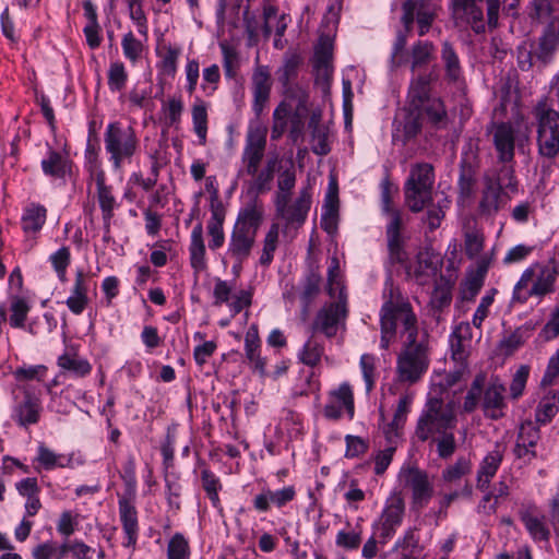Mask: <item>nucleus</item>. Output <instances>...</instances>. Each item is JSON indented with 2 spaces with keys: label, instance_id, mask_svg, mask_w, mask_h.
Masks as SVG:
<instances>
[{
  "label": "nucleus",
  "instance_id": "obj_1",
  "mask_svg": "<svg viewBox=\"0 0 559 559\" xmlns=\"http://www.w3.org/2000/svg\"><path fill=\"white\" fill-rule=\"evenodd\" d=\"M383 298L384 302L380 313V347L382 349H388L395 340L399 324L401 341L415 340L428 334L426 330H419L418 319L411 302L391 281L385 283Z\"/></svg>",
  "mask_w": 559,
  "mask_h": 559
},
{
  "label": "nucleus",
  "instance_id": "obj_2",
  "mask_svg": "<svg viewBox=\"0 0 559 559\" xmlns=\"http://www.w3.org/2000/svg\"><path fill=\"white\" fill-rule=\"evenodd\" d=\"M263 214V205L257 198L239 211L227 247V255L239 265L251 254Z\"/></svg>",
  "mask_w": 559,
  "mask_h": 559
},
{
  "label": "nucleus",
  "instance_id": "obj_3",
  "mask_svg": "<svg viewBox=\"0 0 559 559\" xmlns=\"http://www.w3.org/2000/svg\"><path fill=\"white\" fill-rule=\"evenodd\" d=\"M559 264L555 260L548 263H534L523 271L515 284L512 294V301L524 304L530 298H544L555 290Z\"/></svg>",
  "mask_w": 559,
  "mask_h": 559
},
{
  "label": "nucleus",
  "instance_id": "obj_4",
  "mask_svg": "<svg viewBox=\"0 0 559 559\" xmlns=\"http://www.w3.org/2000/svg\"><path fill=\"white\" fill-rule=\"evenodd\" d=\"M454 403H444L440 397H429L420 413L414 436L420 442H426L456 427Z\"/></svg>",
  "mask_w": 559,
  "mask_h": 559
},
{
  "label": "nucleus",
  "instance_id": "obj_5",
  "mask_svg": "<svg viewBox=\"0 0 559 559\" xmlns=\"http://www.w3.org/2000/svg\"><path fill=\"white\" fill-rule=\"evenodd\" d=\"M429 334L402 341V349L396 360V372L401 382H417L429 367Z\"/></svg>",
  "mask_w": 559,
  "mask_h": 559
},
{
  "label": "nucleus",
  "instance_id": "obj_6",
  "mask_svg": "<svg viewBox=\"0 0 559 559\" xmlns=\"http://www.w3.org/2000/svg\"><path fill=\"white\" fill-rule=\"evenodd\" d=\"M531 127L519 116L514 123L500 122L492 127V141L498 160L502 164L513 163L515 146L522 148L530 139Z\"/></svg>",
  "mask_w": 559,
  "mask_h": 559
},
{
  "label": "nucleus",
  "instance_id": "obj_7",
  "mask_svg": "<svg viewBox=\"0 0 559 559\" xmlns=\"http://www.w3.org/2000/svg\"><path fill=\"white\" fill-rule=\"evenodd\" d=\"M435 183L433 167L429 163L412 166L404 187L405 202L412 212H420L432 201Z\"/></svg>",
  "mask_w": 559,
  "mask_h": 559
},
{
  "label": "nucleus",
  "instance_id": "obj_8",
  "mask_svg": "<svg viewBox=\"0 0 559 559\" xmlns=\"http://www.w3.org/2000/svg\"><path fill=\"white\" fill-rule=\"evenodd\" d=\"M533 115L537 121L539 153L552 158L559 153V112L552 109L544 97L534 106Z\"/></svg>",
  "mask_w": 559,
  "mask_h": 559
},
{
  "label": "nucleus",
  "instance_id": "obj_9",
  "mask_svg": "<svg viewBox=\"0 0 559 559\" xmlns=\"http://www.w3.org/2000/svg\"><path fill=\"white\" fill-rule=\"evenodd\" d=\"M106 152L116 170H119L124 162H130L135 154L139 140L132 127H122L119 122L107 126L104 134Z\"/></svg>",
  "mask_w": 559,
  "mask_h": 559
},
{
  "label": "nucleus",
  "instance_id": "obj_10",
  "mask_svg": "<svg viewBox=\"0 0 559 559\" xmlns=\"http://www.w3.org/2000/svg\"><path fill=\"white\" fill-rule=\"evenodd\" d=\"M438 0H405L402 3L401 22L406 32H409L413 24L418 25V35L425 36L438 15Z\"/></svg>",
  "mask_w": 559,
  "mask_h": 559
},
{
  "label": "nucleus",
  "instance_id": "obj_11",
  "mask_svg": "<svg viewBox=\"0 0 559 559\" xmlns=\"http://www.w3.org/2000/svg\"><path fill=\"white\" fill-rule=\"evenodd\" d=\"M346 299V294L341 289L337 301L326 304L318 311L312 330L323 333L329 338L334 337L347 316Z\"/></svg>",
  "mask_w": 559,
  "mask_h": 559
},
{
  "label": "nucleus",
  "instance_id": "obj_12",
  "mask_svg": "<svg viewBox=\"0 0 559 559\" xmlns=\"http://www.w3.org/2000/svg\"><path fill=\"white\" fill-rule=\"evenodd\" d=\"M12 394L13 420L22 427L37 424L41 412L40 400L25 385L14 388Z\"/></svg>",
  "mask_w": 559,
  "mask_h": 559
},
{
  "label": "nucleus",
  "instance_id": "obj_13",
  "mask_svg": "<svg viewBox=\"0 0 559 559\" xmlns=\"http://www.w3.org/2000/svg\"><path fill=\"white\" fill-rule=\"evenodd\" d=\"M265 146L266 129L260 126L250 127L247 133L246 145L241 156L246 173L249 176L257 175L259 166L264 156Z\"/></svg>",
  "mask_w": 559,
  "mask_h": 559
},
{
  "label": "nucleus",
  "instance_id": "obj_14",
  "mask_svg": "<svg viewBox=\"0 0 559 559\" xmlns=\"http://www.w3.org/2000/svg\"><path fill=\"white\" fill-rule=\"evenodd\" d=\"M405 486L412 490L413 508L423 509L428 504L432 495L433 486L428 474L418 467H407L401 472Z\"/></svg>",
  "mask_w": 559,
  "mask_h": 559
},
{
  "label": "nucleus",
  "instance_id": "obj_15",
  "mask_svg": "<svg viewBox=\"0 0 559 559\" xmlns=\"http://www.w3.org/2000/svg\"><path fill=\"white\" fill-rule=\"evenodd\" d=\"M481 407L485 417L498 420L504 417L506 403V386L498 377H492L488 382L486 389H483Z\"/></svg>",
  "mask_w": 559,
  "mask_h": 559
},
{
  "label": "nucleus",
  "instance_id": "obj_16",
  "mask_svg": "<svg viewBox=\"0 0 559 559\" xmlns=\"http://www.w3.org/2000/svg\"><path fill=\"white\" fill-rule=\"evenodd\" d=\"M346 411L349 419L354 417V393L349 383L344 382L337 389L330 392L329 402L324 406L323 414L326 418L336 420Z\"/></svg>",
  "mask_w": 559,
  "mask_h": 559
},
{
  "label": "nucleus",
  "instance_id": "obj_17",
  "mask_svg": "<svg viewBox=\"0 0 559 559\" xmlns=\"http://www.w3.org/2000/svg\"><path fill=\"white\" fill-rule=\"evenodd\" d=\"M273 81L267 66L255 64L251 75V88L253 93V110L260 116L266 106L272 90Z\"/></svg>",
  "mask_w": 559,
  "mask_h": 559
},
{
  "label": "nucleus",
  "instance_id": "obj_18",
  "mask_svg": "<svg viewBox=\"0 0 559 559\" xmlns=\"http://www.w3.org/2000/svg\"><path fill=\"white\" fill-rule=\"evenodd\" d=\"M404 511L403 498L399 495L391 497L380 516L379 537L382 542L385 543L395 534L396 528L402 524Z\"/></svg>",
  "mask_w": 559,
  "mask_h": 559
},
{
  "label": "nucleus",
  "instance_id": "obj_19",
  "mask_svg": "<svg viewBox=\"0 0 559 559\" xmlns=\"http://www.w3.org/2000/svg\"><path fill=\"white\" fill-rule=\"evenodd\" d=\"M211 218L207 222V234L210 237L209 247L211 250H217L224 245L225 234H224V221H225V209L223 203L218 198V192L216 189L213 190L211 198Z\"/></svg>",
  "mask_w": 559,
  "mask_h": 559
},
{
  "label": "nucleus",
  "instance_id": "obj_20",
  "mask_svg": "<svg viewBox=\"0 0 559 559\" xmlns=\"http://www.w3.org/2000/svg\"><path fill=\"white\" fill-rule=\"evenodd\" d=\"M519 516L533 539H549L550 532L546 525V516L535 503L522 504L519 510Z\"/></svg>",
  "mask_w": 559,
  "mask_h": 559
},
{
  "label": "nucleus",
  "instance_id": "obj_21",
  "mask_svg": "<svg viewBox=\"0 0 559 559\" xmlns=\"http://www.w3.org/2000/svg\"><path fill=\"white\" fill-rule=\"evenodd\" d=\"M472 326L468 322L459 323L450 335L451 357L455 362H467L471 343Z\"/></svg>",
  "mask_w": 559,
  "mask_h": 559
},
{
  "label": "nucleus",
  "instance_id": "obj_22",
  "mask_svg": "<svg viewBox=\"0 0 559 559\" xmlns=\"http://www.w3.org/2000/svg\"><path fill=\"white\" fill-rule=\"evenodd\" d=\"M401 213H392V221H390L386 227L388 250L391 263H404L407 260V253L404 249V240L401 236Z\"/></svg>",
  "mask_w": 559,
  "mask_h": 559
},
{
  "label": "nucleus",
  "instance_id": "obj_23",
  "mask_svg": "<svg viewBox=\"0 0 559 559\" xmlns=\"http://www.w3.org/2000/svg\"><path fill=\"white\" fill-rule=\"evenodd\" d=\"M437 78V73L430 71L420 73L411 80L407 99L414 109H421L426 102L430 99V84L436 81Z\"/></svg>",
  "mask_w": 559,
  "mask_h": 559
},
{
  "label": "nucleus",
  "instance_id": "obj_24",
  "mask_svg": "<svg viewBox=\"0 0 559 559\" xmlns=\"http://www.w3.org/2000/svg\"><path fill=\"white\" fill-rule=\"evenodd\" d=\"M310 206L311 193L309 187H306L299 191L297 199L284 210L280 217L287 225L299 227L305 223Z\"/></svg>",
  "mask_w": 559,
  "mask_h": 559
},
{
  "label": "nucleus",
  "instance_id": "obj_25",
  "mask_svg": "<svg viewBox=\"0 0 559 559\" xmlns=\"http://www.w3.org/2000/svg\"><path fill=\"white\" fill-rule=\"evenodd\" d=\"M119 516L127 536L123 546L134 549L139 535L138 512L135 507L126 498L119 500Z\"/></svg>",
  "mask_w": 559,
  "mask_h": 559
},
{
  "label": "nucleus",
  "instance_id": "obj_26",
  "mask_svg": "<svg viewBox=\"0 0 559 559\" xmlns=\"http://www.w3.org/2000/svg\"><path fill=\"white\" fill-rule=\"evenodd\" d=\"M295 496L296 491L293 486L284 487L275 491L266 489L254 497L253 507L260 512H266L270 510L271 504L282 508L290 502Z\"/></svg>",
  "mask_w": 559,
  "mask_h": 559
},
{
  "label": "nucleus",
  "instance_id": "obj_27",
  "mask_svg": "<svg viewBox=\"0 0 559 559\" xmlns=\"http://www.w3.org/2000/svg\"><path fill=\"white\" fill-rule=\"evenodd\" d=\"M503 452L501 445L496 444L495 449L481 461L477 472V487L480 490L485 491L489 488L490 480L496 475L503 460Z\"/></svg>",
  "mask_w": 559,
  "mask_h": 559
},
{
  "label": "nucleus",
  "instance_id": "obj_28",
  "mask_svg": "<svg viewBox=\"0 0 559 559\" xmlns=\"http://www.w3.org/2000/svg\"><path fill=\"white\" fill-rule=\"evenodd\" d=\"M338 219V197L337 186L335 182H331L329 191L325 195L324 203L322 206L321 215V227L329 234H334L337 229Z\"/></svg>",
  "mask_w": 559,
  "mask_h": 559
},
{
  "label": "nucleus",
  "instance_id": "obj_29",
  "mask_svg": "<svg viewBox=\"0 0 559 559\" xmlns=\"http://www.w3.org/2000/svg\"><path fill=\"white\" fill-rule=\"evenodd\" d=\"M559 46V29L554 25L545 28L534 50L535 58L546 66L552 61Z\"/></svg>",
  "mask_w": 559,
  "mask_h": 559
},
{
  "label": "nucleus",
  "instance_id": "obj_30",
  "mask_svg": "<svg viewBox=\"0 0 559 559\" xmlns=\"http://www.w3.org/2000/svg\"><path fill=\"white\" fill-rule=\"evenodd\" d=\"M464 156L468 157H464L461 160L459 190L462 198L468 199L473 195L477 181V166L475 164L476 155L472 152Z\"/></svg>",
  "mask_w": 559,
  "mask_h": 559
},
{
  "label": "nucleus",
  "instance_id": "obj_31",
  "mask_svg": "<svg viewBox=\"0 0 559 559\" xmlns=\"http://www.w3.org/2000/svg\"><path fill=\"white\" fill-rule=\"evenodd\" d=\"M261 341L259 330L255 324L249 326L245 335L246 357L252 365L253 369L261 376L265 374V360L260 356Z\"/></svg>",
  "mask_w": 559,
  "mask_h": 559
},
{
  "label": "nucleus",
  "instance_id": "obj_32",
  "mask_svg": "<svg viewBox=\"0 0 559 559\" xmlns=\"http://www.w3.org/2000/svg\"><path fill=\"white\" fill-rule=\"evenodd\" d=\"M501 203L502 188L500 182H495V179L485 177V188L479 202L480 213L485 215H492L499 211Z\"/></svg>",
  "mask_w": 559,
  "mask_h": 559
},
{
  "label": "nucleus",
  "instance_id": "obj_33",
  "mask_svg": "<svg viewBox=\"0 0 559 559\" xmlns=\"http://www.w3.org/2000/svg\"><path fill=\"white\" fill-rule=\"evenodd\" d=\"M97 200L103 214L104 227L109 231L110 222L114 217V211L117 206L116 199L111 192V188L106 186L103 173L96 177Z\"/></svg>",
  "mask_w": 559,
  "mask_h": 559
},
{
  "label": "nucleus",
  "instance_id": "obj_34",
  "mask_svg": "<svg viewBox=\"0 0 559 559\" xmlns=\"http://www.w3.org/2000/svg\"><path fill=\"white\" fill-rule=\"evenodd\" d=\"M189 253L192 269L195 272L204 271L206 269L205 245L203 240V226L201 223L197 224L191 231Z\"/></svg>",
  "mask_w": 559,
  "mask_h": 559
},
{
  "label": "nucleus",
  "instance_id": "obj_35",
  "mask_svg": "<svg viewBox=\"0 0 559 559\" xmlns=\"http://www.w3.org/2000/svg\"><path fill=\"white\" fill-rule=\"evenodd\" d=\"M487 264L481 262L475 271L469 272L461 284L460 294L464 301H472L484 285Z\"/></svg>",
  "mask_w": 559,
  "mask_h": 559
},
{
  "label": "nucleus",
  "instance_id": "obj_36",
  "mask_svg": "<svg viewBox=\"0 0 559 559\" xmlns=\"http://www.w3.org/2000/svg\"><path fill=\"white\" fill-rule=\"evenodd\" d=\"M309 128L311 129V150L314 154L324 156L331 151L329 145V129L320 123V118L312 115L309 120Z\"/></svg>",
  "mask_w": 559,
  "mask_h": 559
},
{
  "label": "nucleus",
  "instance_id": "obj_37",
  "mask_svg": "<svg viewBox=\"0 0 559 559\" xmlns=\"http://www.w3.org/2000/svg\"><path fill=\"white\" fill-rule=\"evenodd\" d=\"M58 367L74 377L83 378L92 371L91 364L75 353L66 352L58 357Z\"/></svg>",
  "mask_w": 559,
  "mask_h": 559
},
{
  "label": "nucleus",
  "instance_id": "obj_38",
  "mask_svg": "<svg viewBox=\"0 0 559 559\" xmlns=\"http://www.w3.org/2000/svg\"><path fill=\"white\" fill-rule=\"evenodd\" d=\"M441 60L444 64L445 79L456 82L462 74V67L453 45L448 40L442 43Z\"/></svg>",
  "mask_w": 559,
  "mask_h": 559
},
{
  "label": "nucleus",
  "instance_id": "obj_39",
  "mask_svg": "<svg viewBox=\"0 0 559 559\" xmlns=\"http://www.w3.org/2000/svg\"><path fill=\"white\" fill-rule=\"evenodd\" d=\"M559 411V392L549 391L538 403L535 419L538 424L549 423Z\"/></svg>",
  "mask_w": 559,
  "mask_h": 559
},
{
  "label": "nucleus",
  "instance_id": "obj_40",
  "mask_svg": "<svg viewBox=\"0 0 559 559\" xmlns=\"http://www.w3.org/2000/svg\"><path fill=\"white\" fill-rule=\"evenodd\" d=\"M47 211L40 204L28 205L22 216V228L26 234L39 231L46 222Z\"/></svg>",
  "mask_w": 559,
  "mask_h": 559
},
{
  "label": "nucleus",
  "instance_id": "obj_41",
  "mask_svg": "<svg viewBox=\"0 0 559 559\" xmlns=\"http://www.w3.org/2000/svg\"><path fill=\"white\" fill-rule=\"evenodd\" d=\"M437 264L429 252H419L416 257V265L409 267L408 274L424 285L427 278L437 272Z\"/></svg>",
  "mask_w": 559,
  "mask_h": 559
},
{
  "label": "nucleus",
  "instance_id": "obj_42",
  "mask_svg": "<svg viewBox=\"0 0 559 559\" xmlns=\"http://www.w3.org/2000/svg\"><path fill=\"white\" fill-rule=\"evenodd\" d=\"M10 318L9 322L12 328L21 329L24 328L27 320L31 306L28 301L19 295H10Z\"/></svg>",
  "mask_w": 559,
  "mask_h": 559
},
{
  "label": "nucleus",
  "instance_id": "obj_43",
  "mask_svg": "<svg viewBox=\"0 0 559 559\" xmlns=\"http://www.w3.org/2000/svg\"><path fill=\"white\" fill-rule=\"evenodd\" d=\"M435 52V46L431 41L419 40L415 43L411 50V70L415 72L417 69L428 64Z\"/></svg>",
  "mask_w": 559,
  "mask_h": 559
},
{
  "label": "nucleus",
  "instance_id": "obj_44",
  "mask_svg": "<svg viewBox=\"0 0 559 559\" xmlns=\"http://www.w3.org/2000/svg\"><path fill=\"white\" fill-rule=\"evenodd\" d=\"M41 169L47 176L62 178L67 171V158L61 153L49 148L47 156L41 160Z\"/></svg>",
  "mask_w": 559,
  "mask_h": 559
},
{
  "label": "nucleus",
  "instance_id": "obj_45",
  "mask_svg": "<svg viewBox=\"0 0 559 559\" xmlns=\"http://www.w3.org/2000/svg\"><path fill=\"white\" fill-rule=\"evenodd\" d=\"M321 282L322 277L319 272V269L317 266H311L309 269L308 274L306 275L304 289L301 293V300L305 305L306 310L313 301V299L319 295Z\"/></svg>",
  "mask_w": 559,
  "mask_h": 559
},
{
  "label": "nucleus",
  "instance_id": "obj_46",
  "mask_svg": "<svg viewBox=\"0 0 559 559\" xmlns=\"http://www.w3.org/2000/svg\"><path fill=\"white\" fill-rule=\"evenodd\" d=\"M485 383L486 374L484 372H479L478 374L475 376L471 384V388L464 397V403L462 407L464 413L471 414L478 407Z\"/></svg>",
  "mask_w": 559,
  "mask_h": 559
},
{
  "label": "nucleus",
  "instance_id": "obj_47",
  "mask_svg": "<svg viewBox=\"0 0 559 559\" xmlns=\"http://www.w3.org/2000/svg\"><path fill=\"white\" fill-rule=\"evenodd\" d=\"M451 300L452 287L448 281L441 277L440 281L436 283L429 305L435 311L440 312L443 308L450 306Z\"/></svg>",
  "mask_w": 559,
  "mask_h": 559
},
{
  "label": "nucleus",
  "instance_id": "obj_48",
  "mask_svg": "<svg viewBox=\"0 0 559 559\" xmlns=\"http://www.w3.org/2000/svg\"><path fill=\"white\" fill-rule=\"evenodd\" d=\"M300 63L301 59L298 55L285 56L282 67L276 72L277 80L284 87H288L290 82L297 78Z\"/></svg>",
  "mask_w": 559,
  "mask_h": 559
},
{
  "label": "nucleus",
  "instance_id": "obj_49",
  "mask_svg": "<svg viewBox=\"0 0 559 559\" xmlns=\"http://www.w3.org/2000/svg\"><path fill=\"white\" fill-rule=\"evenodd\" d=\"M278 225L272 224L263 240L262 252L259 260L262 266L267 267L273 261L274 252L278 243Z\"/></svg>",
  "mask_w": 559,
  "mask_h": 559
},
{
  "label": "nucleus",
  "instance_id": "obj_50",
  "mask_svg": "<svg viewBox=\"0 0 559 559\" xmlns=\"http://www.w3.org/2000/svg\"><path fill=\"white\" fill-rule=\"evenodd\" d=\"M430 441L436 444L438 456L442 460L450 459L457 449L453 430H447Z\"/></svg>",
  "mask_w": 559,
  "mask_h": 559
},
{
  "label": "nucleus",
  "instance_id": "obj_51",
  "mask_svg": "<svg viewBox=\"0 0 559 559\" xmlns=\"http://www.w3.org/2000/svg\"><path fill=\"white\" fill-rule=\"evenodd\" d=\"M423 108L433 126L440 128L448 123V114L440 98H430Z\"/></svg>",
  "mask_w": 559,
  "mask_h": 559
},
{
  "label": "nucleus",
  "instance_id": "obj_52",
  "mask_svg": "<svg viewBox=\"0 0 559 559\" xmlns=\"http://www.w3.org/2000/svg\"><path fill=\"white\" fill-rule=\"evenodd\" d=\"M202 488L205 490L207 497L212 501L214 507H218L219 497L218 491L222 488L219 478L211 472L209 468H203L201 472Z\"/></svg>",
  "mask_w": 559,
  "mask_h": 559
},
{
  "label": "nucleus",
  "instance_id": "obj_53",
  "mask_svg": "<svg viewBox=\"0 0 559 559\" xmlns=\"http://www.w3.org/2000/svg\"><path fill=\"white\" fill-rule=\"evenodd\" d=\"M192 121L200 144L204 145L206 143L207 133V112L203 104H198L192 107Z\"/></svg>",
  "mask_w": 559,
  "mask_h": 559
},
{
  "label": "nucleus",
  "instance_id": "obj_54",
  "mask_svg": "<svg viewBox=\"0 0 559 559\" xmlns=\"http://www.w3.org/2000/svg\"><path fill=\"white\" fill-rule=\"evenodd\" d=\"M323 352L324 348L318 341L309 338L304 345L299 358L305 365L314 367L320 362Z\"/></svg>",
  "mask_w": 559,
  "mask_h": 559
},
{
  "label": "nucleus",
  "instance_id": "obj_55",
  "mask_svg": "<svg viewBox=\"0 0 559 559\" xmlns=\"http://www.w3.org/2000/svg\"><path fill=\"white\" fill-rule=\"evenodd\" d=\"M128 73L122 62H112L108 70V86L112 92L121 91L127 83Z\"/></svg>",
  "mask_w": 559,
  "mask_h": 559
},
{
  "label": "nucleus",
  "instance_id": "obj_56",
  "mask_svg": "<svg viewBox=\"0 0 559 559\" xmlns=\"http://www.w3.org/2000/svg\"><path fill=\"white\" fill-rule=\"evenodd\" d=\"M333 43L329 36H321L314 50L313 66H332Z\"/></svg>",
  "mask_w": 559,
  "mask_h": 559
},
{
  "label": "nucleus",
  "instance_id": "obj_57",
  "mask_svg": "<svg viewBox=\"0 0 559 559\" xmlns=\"http://www.w3.org/2000/svg\"><path fill=\"white\" fill-rule=\"evenodd\" d=\"M121 46L124 57L133 63L140 59L143 52L142 43L135 38L132 32L124 34Z\"/></svg>",
  "mask_w": 559,
  "mask_h": 559
},
{
  "label": "nucleus",
  "instance_id": "obj_58",
  "mask_svg": "<svg viewBox=\"0 0 559 559\" xmlns=\"http://www.w3.org/2000/svg\"><path fill=\"white\" fill-rule=\"evenodd\" d=\"M472 469L471 461L466 457H459L454 464L447 467L442 473V478L445 481H455L468 474Z\"/></svg>",
  "mask_w": 559,
  "mask_h": 559
},
{
  "label": "nucleus",
  "instance_id": "obj_59",
  "mask_svg": "<svg viewBox=\"0 0 559 559\" xmlns=\"http://www.w3.org/2000/svg\"><path fill=\"white\" fill-rule=\"evenodd\" d=\"M219 47L223 53V67L225 74L228 78H234L239 66L238 52L233 46L226 43H222Z\"/></svg>",
  "mask_w": 559,
  "mask_h": 559
},
{
  "label": "nucleus",
  "instance_id": "obj_60",
  "mask_svg": "<svg viewBox=\"0 0 559 559\" xmlns=\"http://www.w3.org/2000/svg\"><path fill=\"white\" fill-rule=\"evenodd\" d=\"M168 559H189V545L183 535L177 533L168 543Z\"/></svg>",
  "mask_w": 559,
  "mask_h": 559
},
{
  "label": "nucleus",
  "instance_id": "obj_61",
  "mask_svg": "<svg viewBox=\"0 0 559 559\" xmlns=\"http://www.w3.org/2000/svg\"><path fill=\"white\" fill-rule=\"evenodd\" d=\"M70 249L68 247H62L55 253L50 255V261L52 263V266L55 271L57 272L58 278L61 282L67 281L66 272L67 267L70 264Z\"/></svg>",
  "mask_w": 559,
  "mask_h": 559
},
{
  "label": "nucleus",
  "instance_id": "obj_62",
  "mask_svg": "<svg viewBox=\"0 0 559 559\" xmlns=\"http://www.w3.org/2000/svg\"><path fill=\"white\" fill-rule=\"evenodd\" d=\"M361 543V534L348 526V530H342L337 533L335 544L336 546L353 550L357 549Z\"/></svg>",
  "mask_w": 559,
  "mask_h": 559
},
{
  "label": "nucleus",
  "instance_id": "obj_63",
  "mask_svg": "<svg viewBox=\"0 0 559 559\" xmlns=\"http://www.w3.org/2000/svg\"><path fill=\"white\" fill-rule=\"evenodd\" d=\"M539 437L538 427L533 421L528 420L520 426L516 441L521 442L522 445L528 444L536 447Z\"/></svg>",
  "mask_w": 559,
  "mask_h": 559
},
{
  "label": "nucleus",
  "instance_id": "obj_64",
  "mask_svg": "<svg viewBox=\"0 0 559 559\" xmlns=\"http://www.w3.org/2000/svg\"><path fill=\"white\" fill-rule=\"evenodd\" d=\"M360 368L366 383L367 392H370L374 385L376 379V358L373 355L364 354L360 357Z\"/></svg>",
  "mask_w": 559,
  "mask_h": 559
}]
</instances>
